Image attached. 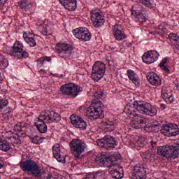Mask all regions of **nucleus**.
I'll return each mask as SVG.
<instances>
[{
	"label": "nucleus",
	"mask_w": 179,
	"mask_h": 179,
	"mask_svg": "<svg viewBox=\"0 0 179 179\" xmlns=\"http://www.w3.org/2000/svg\"><path fill=\"white\" fill-rule=\"evenodd\" d=\"M77 6V1L76 0H70L68 1L66 4L64 6L65 9L67 10H75Z\"/></svg>",
	"instance_id": "obj_33"
},
{
	"label": "nucleus",
	"mask_w": 179,
	"mask_h": 179,
	"mask_svg": "<svg viewBox=\"0 0 179 179\" xmlns=\"http://www.w3.org/2000/svg\"><path fill=\"white\" fill-rule=\"evenodd\" d=\"M161 134L165 136H177L179 134L178 125L168 124L162 126Z\"/></svg>",
	"instance_id": "obj_16"
},
{
	"label": "nucleus",
	"mask_w": 179,
	"mask_h": 179,
	"mask_svg": "<svg viewBox=\"0 0 179 179\" xmlns=\"http://www.w3.org/2000/svg\"><path fill=\"white\" fill-rule=\"evenodd\" d=\"M120 154H113L110 157H106L103 154H98L95 158V163L101 167H111L113 162L118 159Z\"/></svg>",
	"instance_id": "obj_8"
},
{
	"label": "nucleus",
	"mask_w": 179,
	"mask_h": 179,
	"mask_svg": "<svg viewBox=\"0 0 179 179\" xmlns=\"http://www.w3.org/2000/svg\"><path fill=\"white\" fill-rule=\"evenodd\" d=\"M169 38L172 44L176 47V48H179V36L176 34L171 33L169 35Z\"/></svg>",
	"instance_id": "obj_31"
},
{
	"label": "nucleus",
	"mask_w": 179,
	"mask_h": 179,
	"mask_svg": "<svg viewBox=\"0 0 179 179\" xmlns=\"http://www.w3.org/2000/svg\"><path fill=\"white\" fill-rule=\"evenodd\" d=\"M42 34L43 36H48V32L46 31H44Z\"/></svg>",
	"instance_id": "obj_53"
},
{
	"label": "nucleus",
	"mask_w": 179,
	"mask_h": 179,
	"mask_svg": "<svg viewBox=\"0 0 179 179\" xmlns=\"http://www.w3.org/2000/svg\"><path fill=\"white\" fill-rule=\"evenodd\" d=\"M160 55L157 51L155 50H150L145 53L143 54L142 57L143 62H145V64H153V62H156L157 59H159V57Z\"/></svg>",
	"instance_id": "obj_19"
},
{
	"label": "nucleus",
	"mask_w": 179,
	"mask_h": 179,
	"mask_svg": "<svg viewBox=\"0 0 179 179\" xmlns=\"http://www.w3.org/2000/svg\"><path fill=\"white\" fill-rule=\"evenodd\" d=\"M157 155L164 156L168 160H173L179 157V140L175 141L171 145L159 147Z\"/></svg>",
	"instance_id": "obj_2"
},
{
	"label": "nucleus",
	"mask_w": 179,
	"mask_h": 179,
	"mask_svg": "<svg viewBox=\"0 0 179 179\" xmlns=\"http://www.w3.org/2000/svg\"><path fill=\"white\" fill-rule=\"evenodd\" d=\"M32 5L28 1H21L19 4V7L22 9L24 13H27V15H30L33 10L31 9Z\"/></svg>",
	"instance_id": "obj_28"
},
{
	"label": "nucleus",
	"mask_w": 179,
	"mask_h": 179,
	"mask_svg": "<svg viewBox=\"0 0 179 179\" xmlns=\"http://www.w3.org/2000/svg\"><path fill=\"white\" fill-rule=\"evenodd\" d=\"M113 31L115 40L121 41V40L127 38V35H125V33H124V31H122V26L115 24L113 28Z\"/></svg>",
	"instance_id": "obj_22"
},
{
	"label": "nucleus",
	"mask_w": 179,
	"mask_h": 179,
	"mask_svg": "<svg viewBox=\"0 0 179 179\" xmlns=\"http://www.w3.org/2000/svg\"><path fill=\"white\" fill-rule=\"evenodd\" d=\"M161 107H162V108H164H164H166V105L162 104V105H161Z\"/></svg>",
	"instance_id": "obj_54"
},
{
	"label": "nucleus",
	"mask_w": 179,
	"mask_h": 179,
	"mask_svg": "<svg viewBox=\"0 0 179 179\" xmlns=\"http://www.w3.org/2000/svg\"><path fill=\"white\" fill-rule=\"evenodd\" d=\"M61 121V116L59 114L55 113L54 110H45L41 112L38 121L35 122V127L41 132V134H45L48 130L47 124H52V122H58Z\"/></svg>",
	"instance_id": "obj_1"
},
{
	"label": "nucleus",
	"mask_w": 179,
	"mask_h": 179,
	"mask_svg": "<svg viewBox=\"0 0 179 179\" xmlns=\"http://www.w3.org/2000/svg\"><path fill=\"white\" fill-rule=\"evenodd\" d=\"M70 120L71 121V124L75 127V128H78L79 129H82L85 131L87 127V124L83 118L80 117L79 115H71L70 117Z\"/></svg>",
	"instance_id": "obj_20"
},
{
	"label": "nucleus",
	"mask_w": 179,
	"mask_h": 179,
	"mask_svg": "<svg viewBox=\"0 0 179 179\" xmlns=\"http://www.w3.org/2000/svg\"><path fill=\"white\" fill-rule=\"evenodd\" d=\"M150 144H151V146H153V145H156L157 144V142L152 141H150Z\"/></svg>",
	"instance_id": "obj_51"
},
{
	"label": "nucleus",
	"mask_w": 179,
	"mask_h": 179,
	"mask_svg": "<svg viewBox=\"0 0 179 179\" xmlns=\"http://www.w3.org/2000/svg\"><path fill=\"white\" fill-rule=\"evenodd\" d=\"M142 5L145 6V8H149V9H153L155 5L150 2V0H138Z\"/></svg>",
	"instance_id": "obj_36"
},
{
	"label": "nucleus",
	"mask_w": 179,
	"mask_h": 179,
	"mask_svg": "<svg viewBox=\"0 0 179 179\" xmlns=\"http://www.w3.org/2000/svg\"><path fill=\"white\" fill-rule=\"evenodd\" d=\"M60 92L64 96H70V97H77L79 93L83 92V88L75 83H68L60 87Z\"/></svg>",
	"instance_id": "obj_6"
},
{
	"label": "nucleus",
	"mask_w": 179,
	"mask_h": 179,
	"mask_svg": "<svg viewBox=\"0 0 179 179\" xmlns=\"http://www.w3.org/2000/svg\"><path fill=\"white\" fill-rule=\"evenodd\" d=\"M5 59V57H3V55H2L1 54H0V62H1V61H3Z\"/></svg>",
	"instance_id": "obj_52"
},
{
	"label": "nucleus",
	"mask_w": 179,
	"mask_h": 179,
	"mask_svg": "<svg viewBox=\"0 0 179 179\" xmlns=\"http://www.w3.org/2000/svg\"><path fill=\"white\" fill-rule=\"evenodd\" d=\"M70 148L72 155H73L76 162L82 160V153L86 150V143L79 139H73L70 142Z\"/></svg>",
	"instance_id": "obj_5"
},
{
	"label": "nucleus",
	"mask_w": 179,
	"mask_h": 179,
	"mask_svg": "<svg viewBox=\"0 0 179 179\" xmlns=\"http://www.w3.org/2000/svg\"><path fill=\"white\" fill-rule=\"evenodd\" d=\"M91 20L95 27H101L104 24V16L101 15L99 9H94L91 10Z\"/></svg>",
	"instance_id": "obj_17"
},
{
	"label": "nucleus",
	"mask_w": 179,
	"mask_h": 179,
	"mask_svg": "<svg viewBox=\"0 0 179 179\" xmlns=\"http://www.w3.org/2000/svg\"><path fill=\"white\" fill-rule=\"evenodd\" d=\"M52 178H54V177L52 176V174L48 173L47 176V179H52Z\"/></svg>",
	"instance_id": "obj_50"
},
{
	"label": "nucleus",
	"mask_w": 179,
	"mask_h": 179,
	"mask_svg": "<svg viewBox=\"0 0 179 179\" xmlns=\"http://www.w3.org/2000/svg\"><path fill=\"white\" fill-rule=\"evenodd\" d=\"M60 3L64 6L65 5H66L69 2V1H71V0H59Z\"/></svg>",
	"instance_id": "obj_49"
},
{
	"label": "nucleus",
	"mask_w": 179,
	"mask_h": 179,
	"mask_svg": "<svg viewBox=\"0 0 179 179\" xmlns=\"http://www.w3.org/2000/svg\"><path fill=\"white\" fill-rule=\"evenodd\" d=\"M73 34L81 41H90L92 38V34L86 28H76L73 30Z\"/></svg>",
	"instance_id": "obj_15"
},
{
	"label": "nucleus",
	"mask_w": 179,
	"mask_h": 179,
	"mask_svg": "<svg viewBox=\"0 0 179 179\" xmlns=\"http://www.w3.org/2000/svg\"><path fill=\"white\" fill-rule=\"evenodd\" d=\"M106 73V64L101 62H96L92 66L91 78L94 82H99Z\"/></svg>",
	"instance_id": "obj_9"
},
{
	"label": "nucleus",
	"mask_w": 179,
	"mask_h": 179,
	"mask_svg": "<svg viewBox=\"0 0 179 179\" xmlns=\"http://www.w3.org/2000/svg\"><path fill=\"white\" fill-rule=\"evenodd\" d=\"M104 126L106 128H111L113 126V122H105Z\"/></svg>",
	"instance_id": "obj_48"
},
{
	"label": "nucleus",
	"mask_w": 179,
	"mask_h": 179,
	"mask_svg": "<svg viewBox=\"0 0 179 179\" xmlns=\"http://www.w3.org/2000/svg\"><path fill=\"white\" fill-rule=\"evenodd\" d=\"M23 128H24V122H18L14 126V131L17 133L18 138H26V133L23 132Z\"/></svg>",
	"instance_id": "obj_27"
},
{
	"label": "nucleus",
	"mask_w": 179,
	"mask_h": 179,
	"mask_svg": "<svg viewBox=\"0 0 179 179\" xmlns=\"http://www.w3.org/2000/svg\"><path fill=\"white\" fill-rule=\"evenodd\" d=\"M94 96L95 99H97V100H99V99H103V97L104 96V92H95Z\"/></svg>",
	"instance_id": "obj_43"
},
{
	"label": "nucleus",
	"mask_w": 179,
	"mask_h": 179,
	"mask_svg": "<svg viewBox=\"0 0 179 179\" xmlns=\"http://www.w3.org/2000/svg\"><path fill=\"white\" fill-rule=\"evenodd\" d=\"M167 57H165L159 64V66H166V64H167Z\"/></svg>",
	"instance_id": "obj_45"
},
{
	"label": "nucleus",
	"mask_w": 179,
	"mask_h": 179,
	"mask_svg": "<svg viewBox=\"0 0 179 179\" xmlns=\"http://www.w3.org/2000/svg\"><path fill=\"white\" fill-rule=\"evenodd\" d=\"M99 146L101 148H105L108 150L110 149H114L117 146V142L115 138L110 136H105L102 139H101L98 143Z\"/></svg>",
	"instance_id": "obj_18"
},
{
	"label": "nucleus",
	"mask_w": 179,
	"mask_h": 179,
	"mask_svg": "<svg viewBox=\"0 0 179 179\" xmlns=\"http://www.w3.org/2000/svg\"><path fill=\"white\" fill-rule=\"evenodd\" d=\"M8 104H9L8 99H0V113H6L8 111Z\"/></svg>",
	"instance_id": "obj_34"
},
{
	"label": "nucleus",
	"mask_w": 179,
	"mask_h": 179,
	"mask_svg": "<svg viewBox=\"0 0 179 179\" xmlns=\"http://www.w3.org/2000/svg\"><path fill=\"white\" fill-rule=\"evenodd\" d=\"M71 164H73V165H74V166H75V164H73V162H72V163H71Z\"/></svg>",
	"instance_id": "obj_57"
},
{
	"label": "nucleus",
	"mask_w": 179,
	"mask_h": 179,
	"mask_svg": "<svg viewBox=\"0 0 179 179\" xmlns=\"http://www.w3.org/2000/svg\"><path fill=\"white\" fill-rule=\"evenodd\" d=\"M0 80H1V73H0Z\"/></svg>",
	"instance_id": "obj_58"
},
{
	"label": "nucleus",
	"mask_w": 179,
	"mask_h": 179,
	"mask_svg": "<svg viewBox=\"0 0 179 179\" xmlns=\"http://www.w3.org/2000/svg\"><path fill=\"white\" fill-rule=\"evenodd\" d=\"M45 61H47L48 62H51V57L45 56V57H42L39 59H38V64H44V62Z\"/></svg>",
	"instance_id": "obj_41"
},
{
	"label": "nucleus",
	"mask_w": 179,
	"mask_h": 179,
	"mask_svg": "<svg viewBox=\"0 0 179 179\" xmlns=\"http://www.w3.org/2000/svg\"><path fill=\"white\" fill-rule=\"evenodd\" d=\"M73 48L68 43H57L56 50L57 54H59L62 58H69L72 55Z\"/></svg>",
	"instance_id": "obj_13"
},
{
	"label": "nucleus",
	"mask_w": 179,
	"mask_h": 179,
	"mask_svg": "<svg viewBox=\"0 0 179 179\" xmlns=\"http://www.w3.org/2000/svg\"><path fill=\"white\" fill-rule=\"evenodd\" d=\"M20 167L25 173H28L36 178L41 179V167L33 160H26L20 163Z\"/></svg>",
	"instance_id": "obj_3"
},
{
	"label": "nucleus",
	"mask_w": 179,
	"mask_h": 179,
	"mask_svg": "<svg viewBox=\"0 0 179 179\" xmlns=\"http://www.w3.org/2000/svg\"><path fill=\"white\" fill-rule=\"evenodd\" d=\"M8 59L5 58L3 61L0 62V69H6V68H8Z\"/></svg>",
	"instance_id": "obj_40"
},
{
	"label": "nucleus",
	"mask_w": 179,
	"mask_h": 179,
	"mask_svg": "<svg viewBox=\"0 0 179 179\" xmlns=\"http://www.w3.org/2000/svg\"><path fill=\"white\" fill-rule=\"evenodd\" d=\"M145 103L146 102L143 101H135L133 103V107L135 110H137L140 114H142Z\"/></svg>",
	"instance_id": "obj_30"
},
{
	"label": "nucleus",
	"mask_w": 179,
	"mask_h": 179,
	"mask_svg": "<svg viewBox=\"0 0 179 179\" xmlns=\"http://www.w3.org/2000/svg\"><path fill=\"white\" fill-rule=\"evenodd\" d=\"M147 174L145 165L137 164L133 167L131 179H146Z\"/></svg>",
	"instance_id": "obj_14"
},
{
	"label": "nucleus",
	"mask_w": 179,
	"mask_h": 179,
	"mask_svg": "<svg viewBox=\"0 0 179 179\" xmlns=\"http://www.w3.org/2000/svg\"><path fill=\"white\" fill-rule=\"evenodd\" d=\"M23 38L30 45V47H36L37 43H36L34 34L25 32L23 34Z\"/></svg>",
	"instance_id": "obj_26"
},
{
	"label": "nucleus",
	"mask_w": 179,
	"mask_h": 179,
	"mask_svg": "<svg viewBox=\"0 0 179 179\" xmlns=\"http://www.w3.org/2000/svg\"><path fill=\"white\" fill-rule=\"evenodd\" d=\"M8 0H0V9L8 10Z\"/></svg>",
	"instance_id": "obj_38"
},
{
	"label": "nucleus",
	"mask_w": 179,
	"mask_h": 179,
	"mask_svg": "<svg viewBox=\"0 0 179 179\" xmlns=\"http://www.w3.org/2000/svg\"><path fill=\"white\" fill-rule=\"evenodd\" d=\"M141 114H145V115H150V117H155L157 114V109L155 106L148 102H145L143 108V112Z\"/></svg>",
	"instance_id": "obj_25"
},
{
	"label": "nucleus",
	"mask_w": 179,
	"mask_h": 179,
	"mask_svg": "<svg viewBox=\"0 0 179 179\" xmlns=\"http://www.w3.org/2000/svg\"><path fill=\"white\" fill-rule=\"evenodd\" d=\"M160 68H162V69L163 71H165V72H166V73H170V69H169V67H167V66H159Z\"/></svg>",
	"instance_id": "obj_44"
},
{
	"label": "nucleus",
	"mask_w": 179,
	"mask_h": 179,
	"mask_svg": "<svg viewBox=\"0 0 179 179\" xmlns=\"http://www.w3.org/2000/svg\"><path fill=\"white\" fill-rule=\"evenodd\" d=\"M147 80L152 85V86H160L162 85V80L160 77L155 72H150L147 76Z\"/></svg>",
	"instance_id": "obj_23"
},
{
	"label": "nucleus",
	"mask_w": 179,
	"mask_h": 179,
	"mask_svg": "<svg viewBox=\"0 0 179 179\" xmlns=\"http://www.w3.org/2000/svg\"><path fill=\"white\" fill-rule=\"evenodd\" d=\"M144 156L145 159H149V157H150V151L149 150H146L144 152Z\"/></svg>",
	"instance_id": "obj_46"
},
{
	"label": "nucleus",
	"mask_w": 179,
	"mask_h": 179,
	"mask_svg": "<svg viewBox=\"0 0 179 179\" xmlns=\"http://www.w3.org/2000/svg\"><path fill=\"white\" fill-rule=\"evenodd\" d=\"M103 103L100 101L93 102L87 110V115L93 118V120H97V118H100L101 116L103 117Z\"/></svg>",
	"instance_id": "obj_7"
},
{
	"label": "nucleus",
	"mask_w": 179,
	"mask_h": 179,
	"mask_svg": "<svg viewBox=\"0 0 179 179\" xmlns=\"http://www.w3.org/2000/svg\"><path fill=\"white\" fill-rule=\"evenodd\" d=\"M127 114L129 118H134L131 122V127L133 128H136V129L145 128L146 129L147 128H155V127H157V125L148 124V119L142 115H138L135 112H129Z\"/></svg>",
	"instance_id": "obj_4"
},
{
	"label": "nucleus",
	"mask_w": 179,
	"mask_h": 179,
	"mask_svg": "<svg viewBox=\"0 0 179 179\" xmlns=\"http://www.w3.org/2000/svg\"><path fill=\"white\" fill-rule=\"evenodd\" d=\"M53 157L59 163H65V157L61 155L59 144H55L52 147Z\"/></svg>",
	"instance_id": "obj_24"
},
{
	"label": "nucleus",
	"mask_w": 179,
	"mask_h": 179,
	"mask_svg": "<svg viewBox=\"0 0 179 179\" xmlns=\"http://www.w3.org/2000/svg\"><path fill=\"white\" fill-rule=\"evenodd\" d=\"M127 73L129 80L133 82V83H134L136 86H139V78L138 77V75H136L135 71L129 69L127 70Z\"/></svg>",
	"instance_id": "obj_29"
},
{
	"label": "nucleus",
	"mask_w": 179,
	"mask_h": 179,
	"mask_svg": "<svg viewBox=\"0 0 179 179\" xmlns=\"http://www.w3.org/2000/svg\"><path fill=\"white\" fill-rule=\"evenodd\" d=\"M161 94L162 99L168 104H171L174 101V96H173V92H171L170 88L166 87H162Z\"/></svg>",
	"instance_id": "obj_21"
},
{
	"label": "nucleus",
	"mask_w": 179,
	"mask_h": 179,
	"mask_svg": "<svg viewBox=\"0 0 179 179\" xmlns=\"http://www.w3.org/2000/svg\"><path fill=\"white\" fill-rule=\"evenodd\" d=\"M152 146V149H153L155 150V149H156V145H151Z\"/></svg>",
	"instance_id": "obj_55"
},
{
	"label": "nucleus",
	"mask_w": 179,
	"mask_h": 179,
	"mask_svg": "<svg viewBox=\"0 0 179 179\" xmlns=\"http://www.w3.org/2000/svg\"><path fill=\"white\" fill-rule=\"evenodd\" d=\"M10 141H11L13 145H20L22 143V140L19 138V136L17 137H10L8 138Z\"/></svg>",
	"instance_id": "obj_37"
},
{
	"label": "nucleus",
	"mask_w": 179,
	"mask_h": 179,
	"mask_svg": "<svg viewBox=\"0 0 179 179\" xmlns=\"http://www.w3.org/2000/svg\"><path fill=\"white\" fill-rule=\"evenodd\" d=\"M131 17L136 22L143 23L146 22V14L145 9L139 4H134L131 7Z\"/></svg>",
	"instance_id": "obj_11"
},
{
	"label": "nucleus",
	"mask_w": 179,
	"mask_h": 179,
	"mask_svg": "<svg viewBox=\"0 0 179 179\" xmlns=\"http://www.w3.org/2000/svg\"><path fill=\"white\" fill-rule=\"evenodd\" d=\"M23 43L20 41H15L12 50L10 51V55L17 58V59H21V58H29V53L26 51H23Z\"/></svg>",
	"instance_id": "obj_12"
},
{
	"label": "nucleus",
	"mask_w": 179,
	"mask_h": 179,
	"mask_svg": "<svg viewBox=\"0 0 179 179\" xmlns=\"http://www.w3.org/2000/svg\"><path fill=\"white\" fill-rule=\"evenodd\" d=\"M121 163V155L117 156V159L113 162L110 166H109V173L112 176L113 178L121 179L124 177V171L122 167H120Z\"/></svg>",
	"instance_id": "obj_10"
},
{
	"label": "nucleus",
	"mask_w": 179,
	"mask_h": 179,
	"mask_svg": "<svg viewBox=\"0 0 179 179\" xmlns=\"http://www.w3.org/2000/svg\"><path fill=\"white\" fill-rule=\"evenodd\" d=\"M134 145L136 146H139V148H143L145 146V139L144 138H138L135 143Z\"/></svg>",
	"instance_id": "obj_39"
},
{
	"label": "nucleus",
	"mask_w": 179,
	"mask_h": 179,
	"mask_svg": "<svg viewBox=\"0 0 179 179\" xmlns=\"http://www.w3.org/2000/svg\"><path fill=\"white\" fill-rule=\"evenodd\" d=\"M166 29L163 26H159V28L157 30V34H159V36H164V33H166Z\"/></svg>",
	"instance_id": "obj_42"
},
{
	"label": "nucleus",
	"mask_w": 179,
	"mask_h": 179,
	"mask_svg": "<svg viewBox=\"0 0 179 179\" xmlns=\"http://www.w3.org/2000/svg\"><path fill=\"white\" fill-rule=\"evenodd\" d=\"M0 150H3V152H9L10 150L9 143L5 140H2V138H0Z\"/></svg>",
	"instance_id": "obj_32"
},
{
	"label": "nucleus",
	"mask_w": 179,
	"mask_h": 179,
	"mask_svg": "<svg viewBox=\"0 0 179 179\" xmlns=\"http://www.w3.org/2000/svg\"><path fill=\"white\" fill-rule=\"evenodd\" d=\"M5 167V162H3V159L0 157V170L1 169H3Z\"/></svg>",
	"instance_id": "obj_47"
},
{
	"label": "nucleus",
	"mask_w": 179,
	"mask_h": 179,
	"mask_svg": "<svg viewBox=\"0 0 179 179\" xmlns=\"http://www.w3.org/2000/svg\"><path fill=\"white\" fill-rule=\"evenodd\" d=\"M30 141L32 143L35 145H40L44 141V138H41L37 135L30 137Z\"/></svg>",
	"instance_id": "obj_35"
},
{
	"label": "nucleus",
	"mask_w": 179,
	"mask_h": 179,
	"mask_svg": "<svg viewBox=\"0 0 179 179\" xmlns=\"http://www.w3.org/2000/svg\"><path fill=\"white\" fill-rule=\"evenodd\" d=\"M61 179H67L65 176H62Z\"/></svg>",
	"instance_id": "obj_56"
}]
</instances>
